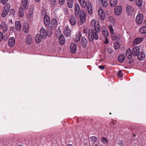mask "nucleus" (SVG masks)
Segmentation results:
<instances>
[{"label":"nucleus","instance_id":"338daca9","mask_svg":"<svg viewBox=\"0 0 146 146\" xmlns=\"http://www.w3.org/2000/svg\"><path fill=\"white\" fill-rule=\"evenodd\" d=\"M130 1H133L134 0H129Z\"/></svg>","mask_w":146,"mask_h":146},{"label":"nucleus","instance_id":"a19ab883","mask_svg":"<svg viewBox=\"0 0 146 146\" xmlns=\"http://www.w3.org/2000/svg\"><path fill=\"white\" fill-rule=\"evenodd\" d=\"M9 12V11H7L4 9L2 13V17H5L7 15Z\"/></svg>","mask_w":146,"mask_h":146},{"label":"nucleus","instance_id":"9d476101","mask_svg":"<svg viewBox=\"0 0 146 146\" xmlns=\"http://www.w3.org/2000/svg\"><path fill=\"white\" fill-rule=\"evenodd\" d=\"M98 13L100 18L102 20H104L105 18V14L103 10L101 9H99L98 10Z\"/></svg>","mask_w":146,"mask_h":146},{"label":"nucleus","instance_id":"4d7b16f0","mask_svg":"<svg viewBox=\"0 0 146 146\" xmlns=\"http://www.w3.org/2000/svg\"><path fill=\"white\" fill-rule=\"evenodd\" d=\"M98 68L101 70H104L105 68V66H98Z\"/></svg>","mask_w":146,"mask_h":146},{"label":"nucleus","instance_id":"a878e982","mask_svg":"<svg viewBox=\"0 0 146 146\" xmlns=\"http://www.w3.org/2000/svg\"><path fill=\"white\" fill-rule=\"evenodd\" d=\"M99 2L104 7H106L108 5L107 0H100Z\"/></svg>","mask_w":146,"mask_h":146},{"label":"nucleus","instance_id":"58836bf2","mask_svg":"<svg viewBox=\"0 0 146 146\" xmlns=\"http://www.w3.org/2000/svg\"><path fill=\"white\" fill-rule=\"evenodd\" d=\"M11 5L9 3H7L4 7V9L9 11L10 9Z\"/></svg>","mask_w":146,"mask_h":146},{"label":"nucleus","instance_id":"052dcab7","mask_svg":"<svg viewBox=\"0 0 146 146\" xmlns=\"http://www.w3.org/2000/svg\"><path fill=\"white\" fill-rule=\"evenodd\" d=\"M105 39V40L104 42L106 44H108V40L107 38H106Z\"/></svg>","mask_w":146,"mask_h":146},{"label":"nucleus","instance_id":"9b49d317","mask_svg":"<svg viewBox=\"0 0 146 146\" xmlns=\"http://www.w3.org/2000/svg\"><path fill=\"white\" fill-rule=\"evenodd\" d=\"M126 12L128 15H131L133 12V9L132 6L130 5H128L126 7Z\"/></svg>","mask_w":146,"mask_h":146},{"label":"nucleus","instance_id":"a211bd4d","mask_svg":"<svg viewBox=\"0 0 146 146\" xmlns=\"http://www.w3.org/2000/svg\"><path fill=\"white\" fill-rule=\"evenodd\" d=\"M102 34L106 37H107L109 35L108 31L105 26L102 27Z\"/></svg>","mask_w":146,"mask_h":146},{"label":"nucleus","instance_id":"f8f14e48","mask_svg":"<svg viewBox=\"0 0 146 146\" xmlns=\"http://www.w3.org/2000/svg\"><path fill=\"white\" fill-rule=\"evenodd\" d=\"M69 21L70 24L75 25L76 23V21L73 15H71L69 17Z\"/></svg>","mask_w":146,"mask_h":146},{"label":"nucleus","instance_id":"49530a36","mask_svg":"<svg viewBox=\"0 0 146 146\" xmlns=\"http://www.w3.org/2000/svg\"><path fill=\"white\" fill-rule=\"evenodd\" d=\"M90 139L92 141L94 142L96 141L97 139V138L95 136L91 137H90Z\"/></svg>","mask_w":146,"mask_h":146},{"label":"nucleus","instance_id":"dca6fc26","mask_svg":"<svg viewBox=\"0 0 146 146\" xmlns=\"http://www.w3.org/2000/svg\"><path fill=\"white\" fill-rule=\"evenodd\" d=\"M70 30L68 27H66L64 29V33L65 36L66 37H68L70 34Z\"/></svg>","mask_w":146,"mask_h":146},{"label":"nucleus","instance_id":"6e6552de","mask_svg":"<svg viewBox=\"0 0 146 146\" xmlns=\"http://www.w3.org/2000/svg\"><path fill=\"white\" fill-rule=\"evenodd\" d=\"M74 7L75 15L76 16H78L79 14H80V6L78 4L76 3L74 5Z\"/></svg>","mask_w":146,"mask_h":146},{"label":"nucleus","instance_id":"5fc2aeb1","mask_svg":"<svg viewBox=\"0 0 146 146\" xmlns=\"http://www.w3.org/2000/svg\"><path fill=\"white\" fill-rule=\"evenodd\" d=\"M83 32L84 33L87 34L88 32V30L86 28H85L83 29Z\"/></svg>","mask_w":146,"mask_h":146},{"label":"nucleus","instance_id":"c756f323","mask_svg":"<svg viewBox=\"0 0 146 146\" xmlns=\"http://www.w3.org/2000/svg\"><path fill=\"white\" fill-rule=\"evenodd\" d=\"M125 58V56L124 55L121 54L118 56V60L120 62H123L124 61Z\"/></svg>","mask_w":146,"mask_h":146},{"label":"nucleus","instance_id":"e433bc0d","mask_svg":"<svg viewBox=\"0 0 146 146\" xmlns=\"http://www.w3.org/2000/svg\"><path fill=\"white\" fill-rule=\"evenodd\" d=\"M81 37V34L80 32H78L76 33L75 39L76 41H78L80 38Z\"/></svg>","mask_w":146,"mask_h":146},{"label":"nucleus","instance_id":"f03ea898","mask_svg":"<svg viewBox=\"0 0 146 146\" xmlns=\"http://www.w3.org/2000/svg\"><path fill=\"white\" fill-rule=\"evenodd\" d=\"M143 15L141 13L138 14L135 18V21L138 24H141L143 22Z\"/></svg>","mask_w":146,"mask_h":146},{"label":"nucleus","instance_id":"6e6d98bb","mask_svg":"<svg viewBox=\"0 0 146 146\" xmlns=\"http://www.w3.org/2000/svg\"><path fill=\"white\" fill-rule=\"evenodd\" d=\"M15 13V11L14 9H11L10 10V14L12 15L14 14Z\"/></svg>","mask_w":146,"mask_h":146},{"label":"nucleus","instance_id":"0e129e2a","mask_svg":"<svg viewBox=\"0 0 146 146\" xmlns=\"http://www.w3.org/2000/svg\"><path fill=\"white\" fill-rule=\"evenodd\" d=\"M64 13L66 14H67L68 13H67V12L66 11Z\"/></svg>","mask_w":146,"mask_h":146},{"label":"nucleus","instance_id":"4468645a","mask_svg":"<svg viewBox=\"0 0 146 146\" xmlns=\"http://www.w3.org/2000/svg\"><path fill=\"white\" fill-rule=\"evenodd\" d=\"M40 35L43 38H45L47 36V32L44 29L41 28L40 31Z\"/></svg>","mask_w":146,"mask_h":146},{"label":"nucleus","instance_id":"c03bdc74","mask_svg":"<svg viewBox=\"0 0 146 146\" xmlns=\"http://www.w3.org/2000/svg\"><path fill=\"white\" fill-rule=\"evenodd\" d=\"M102 142L104 144H107L108 143L107 139L104 137H102L101 138Z\"/></svg>","mask_w":146,"mask_h":146},{"label":"nucleus","instance_id":"ddd939ff","mask_svg":"<svg viewBox=\"0 0 146 146\" xmlns=\"http://www.w3.org/2000/svg\"><path fill=\"white\" fill-rule=\"evenodd\" d=\"M15 39L13 37L10 38L8 42L9 46L10 47H13L15 44Z\"/></svg>","mask_w":146,"mask_h":146},{"label":"nucleus","instance_id":"39448f33","mask_svg":"<svg viewBox=\"0 0 146 146\" xmlns=\"http://www.w3.org/2000/svg\"><path fill=\"white\" fill-rule=\"evenodd\" d=\"M122 8L121 6H117L115 7L114 9V13L117 15H120L122 12Z\"/></svg>","mask_w":146,"mask_h":146},{"label":"nucleus","instance_id":"de8ad7c7","mask_svg":"<svg viewBox=\"0 0 146 146\" xmlns=\"http://www.w3.org/2000/svg\"><path fill=\"white\" fill-rule=\"evenodd\" d=\"M108 28L109 30H110L111 33L113 34V29L112 26L111 25H109L108 26Z\"/></svg>","mask_w":146,"mask_h":146},{"label":"nucleus","instance_id":"f3484780","mask_svg":"<svg viewBox=\"0 0 146 146\" xmlns=\"http://www.w3.org/2000/svg\"><path fill=\"white\" fill-rule=\"evenodd\" d=\"M42 37L39 34L36 35L35 37V40L37 43H40L42 40Z\"/></svg>","mask_w":146,"mask_h":146},{"label":"nucleus","instance_id":"8fccbe9b","mask_svg":"<svg viewBox=\"0 0 146 146\" xmlns=\"http://www.w3.org/2000/svg\"><path fill=\"white\" fill-rule=\"evenodd\" d=\"M98 22H96L94 19H93L91 21V24L92 25H95Z\"/></svg>","mask_w":146,"mask_h":146},{"label":"nucleus","instance_id":"603ef678","mask_svg":"<svg viewBox=\"0 0 146 146\" xmlns=\"http://www.w3.org/2000/svg\"><path fill=\"white\" fill-rule=\"evenodd\" d=\"M3 35L2 33L0 32V41L3 40Z\"/></svg>","mask_w":146,"mask_h":146},{"label":"nucleus","instance_id":"7c9ffc66","mask_svg":"<svg viewBox=\"0 0 146 146\" xmlns=\"http://www.w3.org/2000/svg\"><path fill=\"white\" fill-rule=\"evenodd\" d=\"M78 1L82 7L84 8H86V2L85 0H78Z\"/></svg>","mask_w":146,"mask_h":146},{"label":"nucleus","instance_id":"bb28decb","mask_svg":"<svg viewBox=\"0 0 146 146\" xmlns=\"http://www.w3.org/2000/svg\"><path fill=\"white\" fill-rule=\"evenodd\" d=\"M87 43V40L84 37H82L81 39V44L84 47L85 46Z\"/></svg>","mask_w":146,"mask_h":146},{"label":"nucleus","instance_id":"2f4dec72","mask_svg":"<svg viewBox=\"0 0 146 146\" xmlns=\"http://www.w3.org/2000/svg\"><path fill=\"white\" fill-rule=\"evenodd\" d=\"M78 1L82 7L84 8H86V2L85 0H78Z\"/></svg>","mask_w":146,"mask_h":146},{"label":"nucleus","instance_id":"774afa93","mask_svg":"<svg viewBox=\"0 0 146 146\" xmlns=\"http://www.w3.org/2000/svg\"><path fill=\"white\" fill-rule=\"evenodd\" d=\"M19 146H23L22 145H20Z\"/></svg>","mask_w":146,"mask_h":146},{"label":"nucleus","instance_id":"423d86ee","mask_svg":"<svg viewBox=\"0 0 146 146\" xmlns=\"http://www.w3.org/2000/svg\"><path fill=\"white\" fill-rule=\"evenodd\" d=\"M77 46L74 43H72L70 45V49L71 53H75L76 50Z\"/></svg>","mask_w":146,"mask_h":146},{"label":"nucleus","instance_id":"864d4df0","mask_svg":"<svg viewBox=\"0 0 146 146\" xmlns=\"http://www.w3.org/2000/svg\"><path fill=\"white\" fill-rule=\"evenodd\" d=\"M107 50L108 53L110 54L111 53L113 52L112 50L110 48H108Z\"/></svg>","mask_w":146,"mask_h":146},{"label":"nucleus","instance_id":"6ab92c4d","mask_svg":"<svg viewBox=\"0 0 146 146\" xmlns=\"http://www.w3.org/2000/svg\"><path fill=\"white\" fill-rule=\"evenodd\" d=\"M143 39L142 38H137L135 39L133 41V43L134 44H137L140 43L142 41Z\"/></svg>","mask_w":146,"mask_h":146},{"label":"nucleus","instance_id":"473e14b6","mask_svg":"<svg viewBox=\"0 0 146 146\" xmlns=\"http://www.w3.org/2000/svg\"><path fill=\"white\" fill-rule=\"evenodd\" d=\"M28 3V0H22L21 2V6L22 8L26 7Z\"/></svg>","mask_w":146,"mask_h":146},{"label":"nucleus","instance_id":"13d9d810","mask_svg":"<svg viewBox=\"0 0 146 146\" xmlns=\"http://www.w3.org/2000/svg\"><path fill=\"white\" fill-rule=\"evenodd\" d=\"M117 121H114L112 119L111 120V123H112L113 125H115Z\"/></svg>","mask_w":146,"mask_h":146},{"label":"nucleus","instance_id":"3c124183","mask_svg":"<svg viewBox=\"0 0 146 146\" xmlns=\"http://www.w3.org/2000/svg\"><path fill=\"white\" fill-rule=\"evenodd\" d=\"M1 3L5 5L7 4V2L9 0H0Z\"/></svg>","mask_w":146,"mask_h":146},{"label":"nucleus","instance_id":"412c9836","mask_svg":"<svg viewBox=\"0 0 146 146\" xmlns=\"http://www.w3.org/2000/svg\"><path fill=\"white\" fill-rule=\"evenodd\" d=\"M15 28L17 31H19L21 28V23L19 21H16L15 23Z\"/></svg>","mask_w":146,"mask_h":146},{"label":"nucleus","instance_id":"5701e85b","mask_svg":"<svg viewBox=\"0 0 146 146\" xmlns=\"http://www.w3.org/2000/svg\"><path fill=\"white\" fill-rule=\"evenodd\" d=\"M25 9V8H22V7H19V15L20 17H22L24 16V10Z\"/></svg>","mask_w":146,"mask_h":146},{"label":"nucleus","instance_id":"7ed1b4c3","mask_svg":"<svg viewBox=\"0 0 146 146\" xmlns=\"http://www.w3.org/2000/svg\"><path fill=\"white\" fill-rule=\"evenodd\" d=\"M80 17L81 22L82 23H84L86 20V16L83 10L81 9L80 10Z\"/></svg>","mask_w":146,"mask_h":146},{"label":"nucleus","instance_id":"aec40b11","mask_svg":"<svg viewBox=\"0 0 146 146\" xmlns=\"http://www.w3.org/2000/svg\"><path fill=\"white\" fill-rule=\"evenodd\" d=\"M145 57V54L142 52H140L138 55V59L140 60H142L144 59Z\"/></svg>","mask_w":146,"mask_h":146},{"label":"nucleus","instance_id":"37998d69","mask_svg":"<svg viewBox=\"0 0 146 146\" xmlns=\"http://www.w3.org/2000/svg\"><path fill=\"white\" fill-rule=\"evenodd\" d=\"M136 3L137 5L139 6H141L142 4V0H135Z\"/></svg>","mask_w":146,"mask_h":146},{"label":"nucleus","instance_id":"c85d7f7f","mask_svg":"<svg viewBox=\"0 0 146 146\" xmlns=\"http://www.w3.org/2000/svg\"><path fill=\"white\" fill-rule=\"evenodd\" d=\"M34 10V7L33 6H30L29 9V13L28 15V18H31V16L33 14Z\"/></svg>","mask_w":146,"mask_h":146},{"label":"nucleus","instance_id":"e2e57ef3","mask_svg":"<svg viewBox=\"0 0 146 146\" xmlns=\"http://www.w3.org/2000/svg\"><path fill=\"white\" fill-rule=\"evenodd\" d=\"M94 146H99V145L98 144H95Z\"/></svg>","mask_w":146,"mask_h":146},{"label":"nucleus","instance_id":"bf43d9fd","mask_svg":"<svg viewBox=\"0 0 146 146\" xmlns=\"http://www.w3.org/2000/svg\"><path fill=\"white\" fill-rule=\"evenodd\" d=\"M64 0H59L60 3L61 5H62L64 4Z\"/></svg>","mask_w":146,"mask_h":146},{"label":"nucleus","instance_id":"2eb2a0df","mask_svg":"<svg viewBox=\"0 0 146 146\" xmlns=\"http://www.w3.org/2000/svg\"><path fill=\"white\" fill-rule=\"evenodd\" d=\"M132 52L131 50L130 49H128L127 50L126 52V55L128 59H130L132 57Z\"/></svg>","mask_w":146,"mask_h":146},{"label":"nucleus","instance_id":"b1692460","mask_svg":"<svg viewBox=\"0 0 146 146\" xmlns=\"http://www.w3.org/2000/svg\"><path fill=\"white\" fill-rule=\"evenodd\" d=\"M23 30L24 32L27 33L29 30V25L28 23H25L23 28Z\"/></svg>","mask_w":146,"mask_h":146},{"label":"nucleus","instance_id":"f704fd0d","mask_svg":"<svg viewBox=\"0 0 146 146\" xmlns=\"http://www.w3.org/2000/svg\"><path fill=\"white\" fill-rule=\"evenodd\" d=\"M32 42V38L30 35H28L26 38V42L28 44H31Z\"/></svg>","mask_w":146,"mask_h":146},{"label":"nucleus","instance_id":"1a4fd4ad","mask_svg":"<svg viewBox=\"0 0 146 146\" xmlns=\"http://www.w3.org/2000/svg\"><path fill=\"white\" fill-rule=\"evenodd\" d=\"M44 23L46 26H48L50 24V19L49 17L47 15L45 16L44 19Z\"/></svg>","mask_w":146,"mask_h":146},{"label":"nucleus","instance_id":"09e8293b","mask_svg":"<svg viewBox=\"0 0 146 146\" xmlns=\"http://www.w3.org/2000/svg\"><path fill=\"white\" fill-rule=\"evenodd\" d=\"M117 75L118 77H121L123 76V73L121 70H119L117 73Z\"/></svg>","mask_w":146,"mask_h":146},{"label":"nucleus","instance_id":"4c0bfd02","mask_svg":"<svg viewBox=\"0 0 146 146\" xmlns=\"http://www.w3.org/2000/svg\"><path fill=\"white\" fill-rule=\"evenodd\" d=\"M140 32L141 34H145L146 33V27H143L141 28Z\"/></svg>","mask_w":146,"mask_h":146},{"label":"nucleus","instance_id":"f257e3e1","mask_svg":"<svg viewBox=\"0 0 146 146\" xmlns=\"http://www.w3.org/2000/svg\"><path fill=\"white\" fill-rule=\"evenodd\" d=\"M98 33L90 29L88 31V36L89 40L91 42H92L94 39L97 40L98 38V36L97 34Z\"/></svg>","mask_w":146,"mask_h":146},{"label":"nucleus","instance_id":"4be33fe9","mask_svg":"<svg viewBox=\"0 0 146 146\" xmlns=\"http://www.w3.org/2000/svg\"><path fill=\"white\" fill-rule=\"evenodd\" d=\"M65 39L64 36L62 35H61L59 38V42L60 44L62 45H63L65 43Z\"/></svg>","mask_w":146,"mask_h":146},{"label":"nucleus","instance_id":"20e7f679","mask_svg":"<svg viewBox=\"0 0 146 146\" xmlns=\"http://www.w3.org/2000/svg\"><path fill=\"white\" fill-rule=\"evenodd\" d=\"M86 3V7H87L88 13L89 14H92L93 11L92 5L90 2L89 1H87Z\"/></svg>","mask_w":146,"mask_h":146},{"label":"nucleus","instance_id":"393cba45","mask_svg":"<svg viewBox=\"0 0 146 146\" xmlns=\"http://www.w3.org/2000/svg\"><path fill=\"white\" fill-rule=\"evenodd\" d=\"M96 24L94 26L95 30V31L98 33L100 31V28L98 22H97Z\"/></svg>","mask_w":146,"mask_h":146},{"label":"nucleus","instance_id":"680f3d73","mask_svg":"<svg viewBox=\"0 0 146 146\" xmlns=\"http://www.w3.org/2000/svg\"><path fill=\"white\" fill-rule=\"evenodd\" d=\"M67 146H73V145L71 144H69Z\"/></svg>","mask_w":146,"mask_h":146},{"label":"nucleus","instance_id":"a18cd8bd","mask_svg":"<svg viewBox=\"0 0 146 146\" xmlns=\"http://www.w3.org/2000/svg\"><path fill=\"white\" fill-rule=\"evenodd\" d=\"M50 2L52 7H54L56 5V0H49Z\"/></svg>","mask_w":146,"mask_h":146},{"label":"nucleus","instance_id":"79ce46f5","mask_svg":"<svg viewBox=\"0 0 146 146\" xmlns=\"http://www.w3.org/2000/svg\"><path fill=\"white\" fill-rule=\"evenodd\" d=\"M58 23L57 20L55 18H53L51 21V24L54 26H56L57 25Z\"/></svg>","mask_w":146,"mask_h":146},{"label":"nucleus","instance_id":"0eeeda50","mask_svg":"<svg viewBox=\"0 0 146 146\" xmlns=\"http://www.w3.org/2000/svg\"><path fill=\"white\" fill-rule=\"evenodd\" d=\"M140 48L139 46H136L133 48L132 50V54L134 56L137 55L139 53Z\"/></svg>","mask_w":146,"mask_h":146},{"label":"nucleus","instance_id":"cd10ccee","mask_svg":"<svg viewBox=\"0 0 146 146\" xmlns=\"http://www.w3.org/2000/svg\"><path fill=\"white\" fill-rule=\"evenodd\" d=\"M1 26L2 27L3 32L6 31L7 29V27L6 23L5 22H2L1 24Z\"/></svg>","mask_w":146,"mask_h":146},{"label":"nucleus","instance_id":"ea45409f","mask_svg":"<svg viewBox=\"0 0 146 146\" xmlns=\"http://www.w3.org/2000/svg\"><path fill=\"white\" fill-rule=\"evenodd\" d=\"M113 45L114 48L116 49H118L120 47L119 43L117 42H115L114 43Z\"/></svg>","mask_w":146,"mask_h":146},{"label":"nucleus","instance_id":"69168bd1","mask_svg":"<svg viewBox=\"0 0 146 146\" xmlns=\"http://www.w3.org/2000/svg\"><path fill=\"white\" fill-rule=\"evenodd\" d=\"M35 1L36 2H38L40 0H35Z\"/></svg>","mask_w":146,"mask_h":146},{"label":"nucleus","instance_id":"c9c22d12","mask_svg":"<svg viewBox=\"0 0 146 146\" xmlns=\"http://www.w3.org/2000/svg\"><path fill=\"white\" fill-rule=\"evenodd\" d=\"M68 6L70 8H71L73 6V2L72 0H68L67 2Z\"/></svg>","mask_w":146,"mask_h":146},{"label":"nucleus","instance_id":"72a5a7b5","mask_svg":"<svg viewBox=\"0 0 146 146\" xmlns=\"http://www.w3.org/2000/svg\"><path fill=\"white\" fill-rule=\"evenodd\" d=\"M117 0H110V5L111 7H114L117 4Z\"/></svg>","mask_w":146,"mask_h":146}]
</instances>
